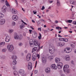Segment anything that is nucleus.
<instances>
[{
  "label": "nucleus",
  "instance_id": "nucleus-21",
  "mask_svg": "<svg viewBox=\"0 0 76 76\" xmlns=\"http://www.w3.org/2000/svg\"><path fill=\"white\" fill-rule=\"evenodd\" d=\"M42 63H46V59L44 57L42 58Z\"/></svg>",
  "mask_w": 76,
  "mask_h": 76
},
{
  "label": "nucleus",
  "instance_id": "nucleus-14",
  "mask_svg": "<svg viewBox=\"0 0 76 76\" xmlns=\"http://www.w3.org/2000/svg\"><path fill=\"white\" fill-rule=\"evenodd\" d=\"M65 60H66V61H70V58L69 55H66V56H65Z\"/></svg>",
  "mask_w": 76,
  "mask_h": 76
},
{
  "label": "nucleus",
  "instance_id": "nucleus-7",
  "mask_svg": "<svg viewBox=\"0 0 76 76\" xmlns=\"http://www.w3.org/2000/svg\"><path fill=\"white\" fill-rule=\"evenodd\" d=\"M37 59V54L35 53H34L33 54L32 56V59L33 61H35Z\"/></svg>",
  "mask_w": 76,
  "mask_h": 76
},
{
  "label": "nucleus",
  "instance_id": "nucleus-64",
  "mask_svg": "<svg viewBox=\"0 0 76 76\" xmlns=\"http://www.w3.org/2000/svg\"><path fill=\"white\" fill-rule=\"evenodd\" d=\"M71 63H72V64H74V62H73V61H71Z\"/></svg>",
  "mask_w": 76,
  "mask_h": 76
},
{
  "label": "nucleus",
  "instance_id": "nucleus-1",
  "mask_svg": "<svg viewBox=\"0 0 76 76\" xmlns=\"http://www.w3.org/2000/svg\"><path fill=\"white\" fill-rule=\"evenodd\" d=\"M55 51V47L53 44H50L49 45V52L50 54H53Z\"/></svg>",
  "mask_w": 76,
  "mask_h": 76
},
{
  "label": "nucleus",
  "instance_id": "nucleus-19",
  "mask_svg": "<svg viewBox=\"0 0 76 76\" xmlns=\"http://www.w3.org/2000/svg\"><path fill=\"white\" fill-rule=\"evenodd\" d=\"M23 38V36L21 34H19L18 35V39H20V40H21V39H22Z\"/></svg>",
  "mask_w": 76,
  "mask_h": 76
},
{
  "label": "nucleus",
  "instance_id": "nucleus-37",
  "mask_svg": "<svg viewBox=\"0 0 76 76\" xmlns=\"http://www.w3.org/2000/svg\"><path fill=\"white\" fill-rule=\"evenodd\" d=\"M1 12L2 13H5L6 12V10L1 9Z\"/></svg>",
  "mask_w": 76,
  "mask_h": 76
},
{
  "label": "nucleus",
  "instance_id": "nucleus-29",
  "mask_svg": "<svg viewBox=\"0 0 76 76\" xmlns=\"http://www.w3.org/2000/svg\"><path fill=\"white\" fill-rule=\"evenodd\" d=\"M12 63L13 65H16L17 64V61L16 60H13Z\"/></svg>",
  "mask_w": 76,
  "mask_h": 76
},
{
  "label": "nucleus",
  "instance_id": "nucleus-45",
  "mask_svg": "<svg viewBox=\"0 0 76 76\" xmlns=\"http://www.w3.org/2000/svg\"><path fill=\"white\" fill-rule=\"evenodd\" d=\"M66 72L67 73H69L70 70L69 69H66Z\"/></svg>",
  "mask_w": 76,
  "mask_h": 76
},
{
  "label": "nucleus",
  "instance_id": "nucleus-25",
  "mask_svg": "<svg viewBox=\"0 0 76 76\" xmlns=\"http://www.w3.org/2000/svg\"><path fill=\"white\" fill-rule=\"evenodd\" d=\"M72 21H73L72 20H65L66 22V23H72Z\"/></svg>",
  "mask_w": 76,
  "mask_h": 76
},
{
  "label": "nucleus",
  "instance_id": "nucleus-48",
  "mask_svg": "<svg viewBox=\"0 0 76 76\" xmlns=\"http://www.w3.org/2000/svg\"><path fill=\"white\" fill-rule=\"evenodd\" d=\"M70 3L71 4H73V0H71L70 1Z\"/></svg>",
  "mask_w": 76,
  "mask_h": 76
},
{
  "label": "nucleus",
  "instance_id": "nucleus-8",
  "mask_svg": "<svg viewBox=\"0 0 76 76\" xmlns=\"http://www.w3.org/2000/svg\"><path fill=\"white\" fill-rule=\"evenodd\" d=\"M12 19L13 20L16 21L18 19V16L16 15H14L12 16Z\"/></svg>",
  "mask_w": 76,
  "mask_h": 76
},
{
  "label": "nucleus",
  "instance_id": "nucleus-42",
  "mask_svg": "<svg viewBox=\"0 0 76 76\" xmlns=\"http://www.w3.org/2000/svg\"><path fill=\"white\" fill-rule=\"evenodd\" d=\"M48 58L49 59H50V60H51V59H53V56H49Z\"/></svg>",
  "mask_w": 76,
  "mask_h": 76
},
{
  "label": "nucleus",
  "instance_id": "nucleus-15",
  "mask_svg": "<svg viewBox=\"0 0 76 76\" xmlns=\"http://www.w3.org/2000/svg\"><path fill=\"white\" fill-rule=\"evenodd\" d=\"M32 63L31 62H29L28 64V69L29 70H31V69L32 68Z\"/></svg>",
  "mask_w": 76,
  "mask_h": 76
},
{
  "label": "nucleus",
  "instance_id": "nucleus-36",
  "mask_svg": "<svg viewBox=\"0 0 76 76\" xmlns=\"http://www.w3.org/2000/svg\"><path fill=\"white\" fill-rule=\"evenodd\" d=\"M68 39L66 38H64L63 39V41H64V42H67L68 41Z\"/></svg>",
  "mask_w": 76,
  "mask_h": 76
},
{
  "label": "nucleus",
  "instance_id": "nucleus-61",
  "mask_svg": "<svg viewBox=\"0 0 76 76\" xmlns=\"http://www.w3.org/2000/svg\"><path fill=\"white\" fill-rule=\"evenodd\" d=\"M55 23H58V21L56 20L55 21Z\"/></svg>",
  "mask_w": 76,
  "mask_h": 76
},
{
  "label": "nucleus",
  "instance_id": "nucleus-58",
  "mask_svg": "<svg viewBox=\"0 0 76 76\" xmlns=\"http://www.w3.org/2000/svg\"><path fill=\"white\" fill-rule=\"evenodd\" d=\"M74 15H75V14H73V13H72V14L71 15V16L72 18H73Z\"/></svg>",
  "mask_w": 76,
  "mask_h": 76
},
{
  "label": "nucleus",
  "instance_id": "nucleus-53",
  "mask_svg": "<svg viewBox=\"0 0 76 76\" xmlns=\"http://www.w3.org/2000/svg\"><path fill=\"white\" fill-rule=\"evenodd\" d=\"M72 23H73V24L74 25H76V21H73V22H72Z\"/></svg>",
  "mask_w": 76,
  "mask_h": 76
},
{
  "label": "nucleus",
  "instance_id": "nucleus-32",
  "mask_svg": "<svg viewBox=\"0 0 76 76\" xmlns=\"http://www.w3.org/2000/svg\"><path fill=\"white\" fill-rule=\"evenodd\" d=\"M23 28H25V25H24V23H23L21 26H20V28L22 29Z\"/></svg>",
  "mask_w": 76,
  "mask_h": 76
},
{
  "label": "nucleus",
  "instance_id": "nucleus-13",
  "mask_svg": "<svg viewBox=\"0 0 76 76\" xmlns=\"http://www.w3.org/2000/svg\"><path fill=\"white\" fill-rule=\"evenodd\" d=\"M58 46H60V47H63V46H64V42H61L58 43Z\"/></svg>",
  "mask_w": 76,
  "mask_h": 76
},
{
  "label": "nucleus",
  "instance_id": "nucleus-28",
  "mask_svg": "<svg viewBox=\"0 0 76 76\" xmlns=\"http://www.w3.org/2000/svg\"><path fill=\"white\" fill-rule=\"evenodd\" d=\"M57 4L58 6H60V1L59 0H57Z\"/></svg>",
  "mask_w": 76,
  "mask_h": 76
},
{
  "label": "nucleus",
  "instance_id": "nucleus-34",
  "mask_svg": "<svg viewBox=\"0 0 76 76\" xmlns=\"http://www.w3.org/2000/svg\"><path fill=\"white\" fill-rule=\"evenodd\" d=\"M5 3L7 6H9V7H10V5L9 4V3L8 2H7V1H6Z\"/></svg>",
  "mask_w": 76,
  "mask_h": 76
},
{
  "label": "nucleus",
  "instance_id": "nucleus-24",
  "mask_svg": "<svg viewBox=\"0 0 76 76\" xmlns=\"http://www.w3.org/2000/svg\"><path fill=\"white\" fill-rule=\"evenodd\" d=\"M4 17V14L1 12L0 13V19H1V18H3Z\"/></svg>",
  "mask_w": 76,
  "mask_h": 76
},
{
  "label": "nucleus",
  "instance_id": "nucleus-43",
  "mask_svg": "<svg viewBox=\"0 0 76 76\" xmlns=\"http://www.w3.org/2000/svg\"><path fill=\"white\" fill-rule=\"evenodd\" d=\"M40 20L41 22H42L43 23H45V21L43 19H41Z\"/></svg>",
  "mask_w": 76,
  "mask_h": 76
},
{
  "label": "nucleus",
  "instance_id": "nucleus-62",
  "mask_svg": "<svg viewBox=\"0 0 76 76\" xmlns=\"http://www.w3.org/2000/svg\"><path fill=\"white\" fill-rule=\"evenodd\" d=\"M32 30H29V32H30V34H31V33L32 32Z\"/></svg>",
  "mask_w": 76,
  "mask_h": 76
},
{
  "label": "nucleus",
  "instance_id": "nucleus-6",
  "mask_svg": "<svg viewBox=\"0 0 76 76\" xmlns=\"http://www.w3.org/2000/svg\"><path fill=\"white\" fill-rule=\"evenodd\" d=\"M31 53H28L26 56V61H28L31 60Z\"/></svg>",
  "mask_w": 76,
  "mask_h": 76
},
{
  "label": "nucleus",
  "instance_id": "nucleus-31",
  "mask_svg": "<svg viewBox=\"0 0 76 76\" xmlns=\"http://www.w3.org/2000/svg\"><path fill=\"white\" fill-rule=\"evenodd\" d=\"M14 31V30L13 29H10L9 30V32L10 34H12L13 32Z\"/></svg>",
  "mask_w": 76,
  "mask_h": 76
},
{
  "label": "nucleus",
  "instance_id": "nucleus-46",
  "mask_svg": "<svg viewBox=\"0 0 76 76\" xmlns=\"http://www.w3.org/2000/svg\"><path fill=\"white\" fill-rule=\"evenodd\" d=\"M21 22H23V23L24 24V25H27V23H26L24 22L23 20H21Z\"/></svg>",
  "mask_w": 76,
  "mask_h": 76
},
{
  "label": "nucleus",
  "instance_id": "nucleus-41",
  "mask_svg": "<svg viewBox=\"0 0 76 76\" xmlns=\"http://www.w3.org/2000/svg\"><path fill=\"white\" fill-rule=\"evenodd\" d=\"M15 25H16L15 22L13 21L12 22V26H15Z\"/></svg>",
  "mask_w": 76,
  "mask_h": 76
},
{
  "label": "nucleus",
  "instance_id": "nucleus-27",
  "mask_svg": "<svg viewBox=\"0 0 76 76\" xmlns=\"http://www.w3.org/2000/svg\"><path fill=\"white\" fill-rule=\"evenodd\" d=\"M34 45H38V41L37 40H35L34 41Z\"/></svg>",
  "mask_w": 76,
  "mask_h": 76
},
{
  "label": "nucleus",
  "instance_id": "nucleus-39",
  "mask_svg": "<svg viewBox=\"0 0 76 76\" xmlns=\"http://www.w3.org/2000/svg\"><path fill=\"white\" fill-rule=\"evenodd\" d=\"M39 36H38V39H41V37H42V36H41V34L40 33L39 34Z\"/></svg>",
  "mask_w": 76,
  "mask_h": 76
},
{
  "label": "nucleus",
  "instance_id": "nucleus-4",
  "mask_svg": "<svg viewBox=\"0 0 76 76\" xmlns=\"http://www.w3.org/2000/svg\"><path fill=\"white\" fill-rule=\"evenodd\" d=\"M19 73L20 75H22L21 76H26V75L25 74L24 75L25 73V71L23 69H20L19 71Z\"/></svg>",
  "mask_w": 76,
  "mask_h": 76
},
{
  "label": "nucleus",
  "instance_id": "nucleus-3",
  "mask_svg": "<svg viewBox=\"0 0 76 76\" xmlns=\"http://www.w3.org/2000/svg\"><path fill=\"white\" fill-rule=\"evenodd\" d=\"M72 51V49L69 48H66L64 49V52L66 53H69Z\"/></svg>",
  "mask_w": 76,
  "mask_h": 76
},
{
  "label": "nucleus",
  "instance_id": "nucleus-54",
  "mask_svg": "<svg viewBox=\"0 0 76 76\" xmlns=\"http://www.w3.org/2000/svg\"><path fill=\"white\" fill-rule=\"evenodd\" d=\"M41 9L42 10H44V9H45V7H44V6H43L42 7Z\"/></svg>",
  "mask_w": 76,
  "mask_h": 76
},
{
  "label": "nucleus",
  "instance_id": "nucleus-60",
  "mask_svg": "<svg viewBox=\"0 0 76 76\" xmlns=\"http://www.w3.org/2000/svg\"><path fill=\"white\" fill-rule=\"evenodd\" d=\"M60 27H56V29H59Z\"/></svg>",
  "mask_w": 76,
  "mask_h": 76
},
{
  "label": "nucleus",
  "instance_id": "nucleus-35",
  "mask_svg": "<svg viewBox=\"0 0 76 76\" xmlns=\"http://www.w3.org/2000/svg\"><path fill=\"white\" fill-rule=\"evenodd\" d=\"M18 45L19 47H21L23 45V43L22 42H20L18 43Z\"/></svg>",
  "mask_w": 76,
  "mask_h": 76
},
{
  "label": "nucleus",
  "instance_id": "nucleus-9",
  "mask_svg": "<svg viewBox=\"0 0 76 76\" xmlns=\"http://www.w3.org/2000/svg\"><path fill=\"white\" fill-rule=\"evenodd\" d=\"M5 22H6L5 19L4 18L1 19L0 20V24L4 25V23H5Z\"/></svg>",
  "mask_w": 76,
  "mask_h": 76
},
{
  "label": "nucleus",
  "instance_id": "nucleus-44",
  "mask_svg": "<svg viewBox=\"0 0 76 76\" xmlns=\"http://www.w3.org/2000/svg\"><path fill=\"white\" fill-rule=\"evenodd\" d=\"M2 9H5L6 10V7L5 6H4L2 8Z\"/></svg>",
  "mask_w": 76,
  "mask_h": 76
},
{
  "label": "nucleus",
  "instance_id": "nucleus-51",
  "mask_svg": "<svg viewBox=\"0 0 76 76\" xmlns=\"http://www.w3.org/2000/svg\"><path fill=\"white\" fill-rule=\"evenodd\" d=\"M5 0H0V2H1V3H4Z\"/></svg>",
  "mask_w": 76,
  "mask_h": 76
},
{
  "label": "nucleus",
  "instance_id": "nucleus-2",
  "mask_svg": "<svg viewBox=\"0 0 76 76\" xmlns=\"http://www.w3.org/2000/svg\"><path fill=\"white\" fill-rule=\"evenodd\" d=\"M7 49L10 52H12L14 49L13 46L12 45H8L7 46Z\"/></svg>",
  "mask_w": 76,
  "mask_h": 76
},
{
  "label": "nucleus",
  "instance_id": "nucleus-33",
  "mask_svg": "<svg viewBox=\"0 0 76 76\" xmlns=\"http://www.w3.org/2000/svg\"><path fill=\"white\" fill-rule=\"evenodd\" d=\"M37 47H34L32 49V53L35 51L37 50Z\"/></svg>",
  "mask_w": 76,
  "mask_h": 76
},
{
  "label": "nucleus",
  "instance_id": "nucleus-49",
  "mask_svg": "<svg viewBox=\"0 0 76 76\" xmlns=\"http://www.w3.org/2000/svg\"><path fill=\"white\" fill-rule=\"evenodd\" d=\"M33 42V40L32 39H31L29 40V43H32Z\"/></svg>",
  "mask_w": 76,
  "mask_h": 76
},
{
  "label": "nucleus",
  "instance_id": "nucleus-12",
  "mask_svg": "<svg viewBox=\"0 0 76 76\" xmlns=\"http://www.w3.org/2000/svg\"><path fill=\"white\" fill-rule=\"evenodd\" d=\"M10 37H9V36H7L6 37L5 41L7 42H8L10 41Z\"/></svg>",
  "mask_w": 76,
  "mask_h": 76
},
{
  "label": "nucleus",
  "instance_id": "nucleus-55",
  "mask_svg": "<svg viewBox=\"0 0 76 76\" xmlns=\"http://www.w3.org/2000/svg\"><path fill=\"white\" fill-rule=\"evenodd\" d=\"M23 36H24V37H26V33L25 32L23 33Z\"/></svg>",
  "mask_w": 76,
  "mask_h": 76
},
{
  "label": "nucleus",
  "instance_id": "nucleus-47",
  "mask_svg": "<svg viewBox=\"0 0 76 76\" xmlns=\"http://www.w3.org/2000/svg\"><path fill=\"white\" fill-rule=\"evenodd\" d=\"M63 39L64 38H60L59 39V40L63 41Z\"/></svg>",
  "mask_w": 76,
  "mask_h": 76
},
{
  "label": "nucleus",
  "instance_id": "nucleus-18",
  "mask_svg": "<svg viewBox=\"0 0 76 76\" xmlns=\"http://www.w3.org/2000/svg\"><path fill=\"white\" fill-rule=\"evenodd\" d=\"M12 12L14 14H16L18 13V11L14 9H12Z\"/></svg>",
  "mask_w": 76,
  "mask_h": 76
},
{
  "label": "nucleus",
  "instance_id": "nucleus-11",
  "mask_svg": "<svg viewBox=\"0 0 76 76\" xmlns=\"http://www.w3.org/2000/svg\"><path fill=\"white\" fill-rule=\"evenodd\" d=\"M19 35L18 33H15L14 34V38L15 39H18Z\"/></svg>",
  "mask_w": 76,
  "mask_h": 76
},
{
  "label": "nucleus",
  "instance_id": "nucleus-22",
  "mask_svg": "<svg viewBox=\"0 0 76 76\" xmlns=\"http://www.w3.org/2000/svg\"><path fill=\"white\" fill-rule=\"evenodd\" d=\"M12 58L13 60H15L17 59V56L15 55H14L12 56Z\"/></svg>",
  "mask_w": 76,
  "mask_h": 76
},
{
  "label": "nucleus",
  "instance_id": "nucleus-30",
  "mask_svg": "<svg viewBox=\"0 0 76 76\" xmlns=\"http://www.w3.org/2000/svg\"><path fill=\"white\" fill-rule=\"evenodd\" d=\"M37 37V33L36 31L34 32V35H33L34 38H36Z\"/></svg>",
  "mask_w": 76,
  "mask_h": 76
},
{
  "label": "nucleus",
  "instance_id": "nucleus-56",
  "mask_svg": "<svg viewBox=\"0 0 76 76\" xmlns=\"http://www.w3.org/2000/svg\"><path fill=\"white\" fill-rule=\"evenodd\" d=\"M33 13H34V15H35V14H36V13H37V11H35V10H34L33 11Z\"/></svg>",
  "mask_w": 76,
  "mask_h": 76
},
{
  "label": "nucleus",
  "instance_id": "nucleus-16",
  "mask_svg": "<svg viewBox=\"0 0 76 76\" xmlns=\"http://www.w3.org/2000/svg\"><path fill=\"white\" fill-rule=\"evenodd\" d=\"M51 68L52 69H54V70H56L57 69V66L56 64H53L51 66Z\"/></svg>",
  "mask_w": 76,
  "mask_h": 76
},
{
  "label": "nucleus",
  "instance_id": "nucleus-59",
  "mask_svg": "<svg viewBox=\"0 0 76 76\" xmlns=\"http://www.w3.org/2000/svg\"><path fill=\"white\" fill-rule=\"evenodd\" d=\"M47 32H50V29L48 28L47 29Z\"/></svg>",
  "mask_w": 76,
  "mask_h": 76
},
{
  "label": "nucleus",
  "instance_id": "nucleus-40",
  "mask_svg": "<svg viewBox=\"0 0 76 76\" xmlns=\"http://www.w3.org/2000/svg\"><path fill=\"white\" fill-rule=\"evenodd\" d=\"M6 51H7V49H3L2 50V52H4V53H5V52H6Z\"/></svg>",
  "mask_w": 76,
  "mask_h": 76
},
{
  "label": "nucleus",
  "instance_id": "nucleus-17",
  "mask_svg": "<svg viewBox=\"0 0 76 76\" xmlns=\"http://www.w3.org/2000/svg\"><path fill=\"white\" fill-rule=\"evenodd\" d=\"M45 71L47 73H49L50 71V68H47L45 69Z\"/></svg>",
  "mask_w": 76,
  "mask_h": 76
},
{
  "label": "nucleus",
  "instance_id": "nucleus-50",
  "mask_svg": "<svg viewBox=\"0 0 76 76\" xmlns=\"http://www.w3.org/2000/svg\"><path fill=\"white\" fill-rule=\"evenodd\" d=\"M34 73L35 74H37V73H38V70H36L34 71Z\"/></svg>",
  "mask_w": 76,
  "mask_h": 76
},
{
  "label": "nucleus",
  "instance_id": "nucleus-23",
  "mask_svg": "<svg viewBox=\"0 0 76 76\" xmlns=\"http://www.w3.org/2000/svg\"><path fill=\"white\" fill-rule=\"evenodd\" d=\"M13 74L15 76H19L18 73L16 71H15L13 72Z\"/></svg>",
  "mask_w": 76,
  "mask_h": 76
},
{
  "label": "nucleus",
  "instance_id": "nucleus-5",
  "mask_svg": "<svg viewBox=\"0 0 76 76\" xmlns=\"http://www.w3.org/2000/svg\"><path fill=\"white\" fill-rule=\"evenodd\" d=\"M63 65V63L61 62L57 64V67L59 69H61L62 68Z\"/></svg>",
  "mask_w": 76,
  "mask_h": 76
},
{
  "label": "nucleus",
  "instance_id": "nucleus-38",
  "mask_svg": "<svg viewBox=\"0 0 76 76\" xmlns=\"http://www.w3.org/2000/svg\"><path fill=\"white\" fill-rule=\"evenodd\" d=\"M31 47H34V44L32 43H29Z\"/></svg>",
  "mask_w": 76,
  "mask_h": 76
},
{
  "label": "nucleus",
  "instance_id": "nucleus-57",
  "mask_svg": "<svg viewBox=\"0 0 76 76\" xmlns=\"http://www.w3.org/2000/svg\"><path fill=\"white\" fill-rule=\"evenodd\" d=\"M40 56L39 55V54H38L37 56V57H38V58H39Z\"/></svg>",
  "mask_w": 76,
  "mask_h": 76
},
{
  "label": "nucleus",
  "instance_id": "nucleus-26",
  "mask_svg": "<svg viewBox=\"0 0 76 76\" xmlns=\"http://www.w3.org/2000/svg\"><path fill=\"white\" fill-rule=\"evenodd\" d=\"M4 44H5V43L4 42H1L0 43V46H1V47H3V46L4 45Z\"/></svg>",
  "mask_w": 76,
  "mask_h": 76
},
{
  "label": "nucleus",
  "instance_id": "nucleus-10",
  "mask_svg": "<svg viewBox=\"0 0 76 76\" xmlns=\"http://www.w3.org/2000/svg\"><path fill=\"white\" fill-rule=\"evenodd\" d=\"M69 67V66L67 65H65L63 67V70L64 72H66V70Z\"/></svg>",
  "mask_w": 76,
  "mask_h": 76
},
{
  "label": "nucleus",
  "instance_id": "nucleus-52",
  "mask_svg": "<svg viewBox=\"0 0 76 76\" xmlns=\"http://www.w3.org/2000/svg\"><path fill=\"white\" fill-rule=\"evenodd\" d=\"M38 31H41V28H39L38 29Z\"/></svg>",
  "mask_w": 76,
  "mask_h": 76
},
{
  "label": "nucleus",
  "instance_id": "nucleus-20",
  "mask_svg": "<svg viewBox=\"0 0 76 76\" xmlns=\"http://www.w3.org/2000/svg\"><path fill=\"white\" fill-rule=\"evenodd\" d=\"M56 63H58L60 61V59L58 58H56L55 59Z\"/></svg>",
  "mask_w": 76,
  "mask_h": 76
},
{
  "label": "nucleus",
  "instance_id": "nucleus-63",
  "mask_svg": "<svg viewBox=\"0 0 76 76\" xmlns=\"http://www.w3.org/2000/svg\"><path fill=\"white\" fill-rule=\"evenodd\" d=\"M50 16L52 18H54V15H50Z\"/></svg>",
  "mask_w": 76,
  "mask_h": 76
}]
</instances>
